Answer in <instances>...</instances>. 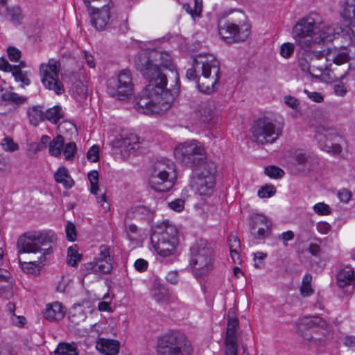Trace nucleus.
Listing matches in <instances>:
<instances>
[{"mask_svg": "<svg viewBox=\"0 0 355 355\" xmlns=\"http://www.w3.org/2000/svg\"><path fill=\"white\" fill-rule=\"evenodd\" d=\"M313 209L318 215L326 216L331 214L330 207L324 202H318L315 204L313 206Z\"/></svg>", "mask_w": 355, "mask_h": 355, "instance_id": "nucleus-47", "label": "nucleus"}, {"mask_svg": "<svg viewBox=\"0 0 355 355\" xmlns=\"http://www.w3.org/2000/svg\"><path fill=\"white\" fill-rule=\"evenodd\" d=\"M62 116V108L59 105L53 106L44 112V119L54 124H56Z\"/></svg>", "mask_w": 355, "mask_h": 355, "instance_id": "nucleus-34", "label": "nucleus"}, {"mask_svg": "<svg viewBox=\"0 0 355 355\" xmlns=\"http://www.w3.org/2000/svg\"><path fill=\"white\" fill-rule=\"evenodd\" d=\"M139 138L134 134L130 133L123 139L122 145H123L127 150L130 152L131 150L135 151L139 148Z\"/></svg>", "mask_w": 355, "mask_h": 355, "instance_id": "nucleus-36", "label": "nucleus"}, {"mask_svg": "<svg viewBox=\"0 0 355 355\" xmlns=\"http://www.w3.org/2000/svg\"><path fill=\"white\" fill-rule=\"evenodd\" d=\"M12 75L14 77L15 81L19 83V87L24 89L26 87L31 85V73L27 71L19 70L16 68L12 72Z\"/></svg>", "mask_w": 355, "mask_h": 355, "instance_id": "nucleus-30", "label": "nucleus"}, {"mask_svg": "<svg viewBox=\"0 0 355 355\" xmlns=\"http://www.w3.org/2000/svg\"><path fill=\"white\" fill-rule=\"evenodd\" d=\"M338 197L341 202L347 203L352 198V193L349 190L343 189L338 191Z\"/></svg>", "mask_w": 355, "mask_h": 355, "instance_id": "nucleus-59", "label": "nucleus"}, {"mask_svg": "<svg viewBox=\"0 0 355 355\" xmlns=\"http://www.w3.org/2000/svg\"><path fill=\"white\" fill-rule=\"evenodd\" d=\"M293 34L295 43L300 46L298 64L302 71L316 77L318 75L313 74L315 70L320 74L327 71V64L311 66V56L313 51L334 40L335 28L329 23L320 20L317 15H314L300 19L293 28Z\"/></svg>", "mask_w": 355, "mask_h": 355, "instance_id": "nucleus-2", "label": "nucleus"}, {"mask_svg": "<svg viewBox=\"0 0 355 355\" xmlns=\"http://www.w3.org/2000/svg\"><path fill=\"white\" fill-rule=\"evenodd\" d=\"M150 239H153L157 241H171L172 239L173 240L179 241L178 231L174 224L169 220H165L157 225L150 236Z\"/></svg>", "mask_w": 355, "mask_h": 355, "instance_id": "nucleus-17", "label": "nucleus"}, {"mask_svg": "<svg viewBox=\"0 0 355 355\" xmlns=\"http://www.w3.org/2000/svg\"><path fill=\"white\" fill-rule=\"evenodd\" d=\"M77 148L76 145L74 142H69L67 143L63 150V153L64 155L65 159L67 161H71L73 160L75 154L76 153Z\"/></svg>", "mask_w": 355, "mask_h": 355, "instance_id": "nucleus-43", "label": "nucleus"}, {"mask_svg": "<svg viewBox=\"0 0 355 355\" xmlns=\"http://www.w3.org/2000/svg\"><path fill=\"white\" fill-rule=\"evenodd\" d=\"M96 260H107L112 261L110 256V249L107 245H102L99 247L98 257Z\"/></svg>", "mask_w": 355, "mask_h": 355, "instance_id": "nucleus-49", "label": "nucleus"}, {"mask_svg": "<svg viewBox=\"0 0 355 355\" xmlns=\"http://www.w3.org/2000/svg\"><path fill=\"white\" fill-rule=\"evenodd\" d=\"M312 276L310 274H306L302 279V284L300 288V294L302 297H309L313 294V289L311 287Z\"/></svg>", "mask_w": 355, "mask_h": 355, "instance_id": "nucleus-35", "label": "nucleus"}, {"mask_svg": "<svg viewBox=\"0 0 355 355\" xmlns=\"http://www.w3.org/2000/svg\"><path fill=\"white\" fill-rule=\"evenodd\" d=\"M150 175L166 176L177 179L175 164L168 159L157 160L153 164Z\"/></svg>", "mask_w": 355, "mask_h": 355, "instance_id": "nucleus-18", "label": "nucleus"}, {"mask_svg": "<svg viewBox=\"0 0 355 355\" xmlns=\"http://www.w3.org/2000/svg\"><path fill=\"white\" fill-rule=\"evenodd\" d=\"M60 66L59 61L50 59L48 63H43L40 67L42 84L46 89L54 91L58 95L62 94L64 92L62 83L58 80Z\"/></svg>", "mask_w": 355, "mask_h": 355, "instance_id": "nucleus-12", "label": "nucleus"}, {"mask_svg": "<svg viewBox=\"0 0 355 355\" xmlns=\"http://www.w3.org/2000/svg\"><path fill=\"white\" fill-rule=\"evenodd\" d=\"M176 178H170L166 176L150 175L149 184L152 189L157 192H167L172 189L175 183Z\"/></svg>", "mask_w": 355, "mask_h": 355, "instance_id": "nucleus-20", "label": "nucleus"}, {"mask_svg": "<svg viewBox=\"0 0 355 355\" xmlns=\"http://www.w3.org/2000/svg\"><path fill=\"white\" fill-rule=\"evenodd\" d=\"M43 315L49 321L60 320L64 318L65 311L61 303L55 302L46 306Z\"/></svg>", "mask_w": 355, "mask_h": 355, "instance_id": "nucleus-24", "label": "nucleus"}, {"mask_svg": "<svg viewBox=\"0 0 355 355\" xmlns=\"http://www.w3.org/2000/svg\"><path fill=\"white\" fill-rule=\"evenodd\" d=\"M347 7L345 12H348L349 19L347 34L350 40L355 43V0H345Z\"/></svg>", "mask_w": 355, "mask_h": 355, "instance_id": "nucleus-26", "label": "nucleus"}, {"mask_svg": "<svg viewBox=\"0 0 355 355\" xmlns=\"http://www.w3.org/2000/svg\"><path fill=\"white\" fill-rule=\"evenodd\" d=\"M328 324L318 316L305 317L299 320L297 324V334L305 342L320 344L322 338L318 337L320 331H327Z\"/></svg>", "mask_w": 355, "mask_h": 355, "instance_id": "nucleus-9", "label": "nucleus"}, {"mask_svg": "<svg viewBox=\"0 0 355 355\" xmlns=\"http://www.w3.org/2000/svg\"><path fill=\"white\" fill-rule=\"evenodd\" d=\"M76 245L71 246L67 250V262L71 266H76L81 259V254L78 253Z\"/></svg>", "mask_w": 355, "mask_h": 355, "instance_id": "nucleus-38", "label": "nucleus"}, {"mask_svg": "<svg viewBox=\"0 0 355 355\" xmlns=\"http://www.w3.org/2000/svg\"><path fill=\"white\" fill-rule=\"evenodd\" d=\"M174 156L177 161L193 171L202 168L207 162L205 148L196 140L178 145L174 149Z\"/></svg>", "mask_w": 355, "mask_h": 355, "instance_id": "nucleus-5", "label": "nucleus"}, {"mask_svg": "<svg viewBox=\"0 0 355 355\" xmlns=\"http://www.w3.org/2000/svg\"><path fill=\"white\" fill-rule=\"evenodd\" d=\"M135 66L149 81L138 98L135 109L146 115L166 112L180 89L179 74L171 56L165 51L144 49L136 55Z\"/></svg>", "mask_w": 355, "mask_h": 355, "instance_id": "nucleus-1", "label": "nucleus"}, {"mask_svg": "<svg viewBox=\"0 0 355 355\" xmlns=\"http://www.w3.org/2000/svg\"><path fill=\"white\" fill-rule=\"evenodd\" d=\"M152 295L155 300L158 303H163L168 299L167 289L161 285H155L153 286Z\"/></svg>", "mask_w": 355, "mask_h": 355, "instance_id": "nucleus-37", "label": "nucleus"}, {"mask_svg": "<svg viewBox=\"0 0 355 355\" xmlns=\"http://www.w3.org/2000/svg\"><path fill=\"white\" fill-rule=\"evenodd\" d=\"M249 223L250 232L254 239H263L269 234L270 223L265 216L252 214L250 217Z\"/></svg>", "mask_w": 355, "mask_h": 355, "instance_id": "nucleus-16", "label": "nucleus"}, {"mask_svg": "<svg viewBox=\"0 0 355 355\" xmlns=\"http://www.w3.org/2000/svg\"><path fill=\"white\" fill-rule=\"evenodd\" d=\"M336 279L339 287L343 288L355 284L354 272L349 267L340 270L337 274Z\"/></svg>", "mask_w": 355, "mask_h": 355, "instance_id": "nucleus-27", "label": "nucleus"}, {"mask_svg": "<svg viewBox=\"0 0 355 355\" xmlns=\"http://www.w3.org/2000/svg\"><path fill=\"white\" fill-rule=\"evenodd\" d=\"M317 230L322 234H327L331 229L329 223L324 221L318 222L316 224Z\"/></svg>", "mask_w": 355, "mask_h": 355, "instance_id": "nucleus-58", "label": "nucleus"}, {"mask_svg": "<svg viewBox=\"0 0 355 355\" xmlns=\"http://www.w3.org/2000/svg\"><path fill=\"white\" fill-rule=\"evenodd\" d=\"M67 238L70 241H73L76 239V227L72 223H68L66 227Z\"/></svg>", "mask_w": 355, "mask_h": 355, "instance_id": "nucleus-54", "label": "nucleus"}, {"mask_svg": "<svg viewBox=\"0 0 355 355\" xmlns=\"http://www.w3.org/2000/svg\"><path fill=\"white\" fill-rule=\"evenodd\" d=\"M96 347L105 355H116L119 351L120 343L116 340L100 338Z\"/></svg>", "mask_w": 355, "mask_h": 355, "instance_id": "nucleus-25", "label": "nucleus"}, {"mask_svg": "<svg viewBox=\"0 0 355 355\" xmlns=\"http://www.w3.org/2000/svg\"><path fill=\"white\" fill-rule=\"evenodd\" d=\"M27 115L31 124L34 126H37L40 122L45 120L44 112H43L42 107L39 105L28 107L27 110Z\"/></svg>", "mask_w": 355, "mask_h": 355, "instance_id": "nucleus-29", "label": "nucleus"}, {"mask_svg": "<svg viewBox=\"0 0 355 355\" xmlns=\"http://www.w3.org/2000/svg\"><path fill=\"white\" fill-rule=\"evenodd\" d=\"M98 272L109 273L112 269V261L96 260Z\"/></svg>", "mask_w": 355, "mask_h": 355, "instance_id": "nucleus-44", "label": "nucleus"}, {"mask_svg": "<svg viewBox=\"0 0 355 355\" xmlns=\"http://www.w3.org/2000/svg\"><path fill=\"white\" fill-rule=\"evenodd\" d=\"M114 6L112 1L101 8L92 7L90 12V20L92 25L97 31H103L110 24V10Z\"/></svg>", "mask_w": 355, "mask_h": 355, "instance_id": "nucleus-15", "label": "nucleus"}, {"mask_svg": "<svg viewBox=\"0 0 355 355\" xmlns=\"http://www.w3.org/2000/svg\"><path fill=\"white\" fill-rule=\"evenodd\" d=\"M315 137L320 148L323 150L332 153L334 155L340 154L342 152V147L338 142L343 139L335 128L321 126L318 129Z\"/></svg>", "mask_w": 355, "mask_h": 355, "instance_id": "nucleus-14", "label": "nucleus"}, {"mask_svg": "<svg viewBox=\"0 0 355 355\" xmlns=\"http://www.w3.org/2000/svg\"><path fill=\"white\" fill-rule=\"evenodd\" d=\"M133 83L131 73L128 69L119 72L116 77L107 81V92L111 96L119 100H125L133 93Z\"/></svg>", "mask_w": 355, "mask_h": 355, "instance_id": "nucleus-10", "label": "nucleus"}, {"mask_svg": "<svg viewBox=\"0 0 355 355\" xmlns=\"http://www.w3.org/2000/svg\"><path fill=\"white\" fill-rule=\"evenodd\" d=\"M184 200L182 198L175 199L168 203V207L177 212H181L184 209Z\"/></svg>", "mask_w": 355, "mask_h": 355, "instance_id": "nucleus-48", "label": "nucleus"}, {"mask_svg": "<svg viewBox=\"0 0 355 355\" xmlns=\"http://www.w3.org/2000/svg\"><path fill=\"white\" fill-rule=\"evenodd\" d=\"M64 138L61 135H58L51 142L49 146V153L53 157H59L64 145Z\"/></svg>", "mask_w": 355, "mask_h": 355, "instance_id": "nucleus-32", "label": "nucleus"}, {"mask_svg": "<svg viewBox=\"0 0 355 355\" xmlns=\"http://www.w3.org/2000/svg\"><path fill=\"white\" fill-rule=\"evenodd\" d=\"M276 190L272 185H266L261 187L258 191V196L261 198H270L273 196Z\"/></svg>", "mask_w": 355, "mask_h": 355, "instance_id": "nucleus-46", "label": "nucleus"}, {"mask_svg": "<svg viewBox=\"0 0 355 355\" xmlns=\"http://www.w3.org/2000/svg\"><path fill=\"white\" fill-rule=\"evenodd\" d=\"M282 123H276L269 118H261L251 128L252 141L261 145L273 144L282 135Z\"/></svg>", "mask_w": 355, "mask_h": 355, "instance_id": "nucleus-7", "label": "nucleus"}, {"mask_svg": "<svg viewBox=\"0 0 355 355\" xmlns=\"http://www.w3.org/2000/svg\"><path fill=\"white\" fill-rule=\"evenodd\" d=\"M216 166L214 162H206L193 180V187L200 196H209L216 184Z\"/></svg>", "mask_w": 355, "mask_h": 355, "instance_id": "nucleus-11", "label": "nucleus"}, {"mask_svg": "<svg viewBox=\"0 0 355 355\" xmlns=\"http://www.w3.org/2000/svg\"><path fill=\"white\" fill-rule=\"evenodd\" d=\"M56 235L50 231L29 232L19 236L17 242L19 263L24 272L37 275L44 265L46 256L53 252Z\"/></svg>", "mask_w": 355, "mask_h": 355, "instance_id": "nucleus-3", "label": "nucleus"}, {"mask_svg": "<svg viewBox=\"0 0 355 355\" xmlns=\"http://www.w3.org/2000/svg\"><path fill=\"white\" fill-rule=\"evenodd\" d=\"M1 99L2 101L7 102L8 104L15 106H19L24 104L27 101V98L26 96L10 91H7L2 94Z\"/></svg>", "mask_w": 355, "mask_h": 355, "instance_id": "nucleus-31", "label": "nucleus"}, {"mask_svg": "<svg viewBox=\"0 0 355 355\" xmlns=\"http://www.w3.org/2000/svg\"><path fill=\"white\" fill-rule=\"evenodd\" d=\"M264 173L267 176L274 179H279L284 175V171L276 166H268L266 167Z\"/></svg>", "mask_w": 355, "mask_h": 355, "instance_id": "nucleus-42", "label": "nucleus"}, {"mask_svg": "<svg viewBox=\"0 0 355 355\" xmlns=\"http://www.w3.org/2000/svg\"><path fill=\"white\" fill-rule=\"evenodd\" d=\"M304 93L306 94L308 97L314 102L321 103L324 100L323 96L319 92H311L307 89H305Z\"/></svg>", "mask_w": 355, "mask_h": 355, "instance_id": "nucleus-62", "label": "nucleus"}, {"mask_svg": "<svg viewBox=\"0 0 355 355\" xmlns=\"http://www.w3.org/2000/svg\"><path fill=\"white\" fill-rule=\"evenodd\" d=\"M87 157L90 162H97L99 159L98 147L97 146L91 147L87 153Z\"/></svg>", "mask_w": 355, "mask_h": 355, "instance_id": "nucleus-53", "label": "nucleus"}, {"mask_svg": "<svg viewBox=\"0 0 355 355\" xmlns=\"http://www.w3.org/2000/svg\"><path fill=\"white\" fill-rule=\"evenodd\" d=\"M54 353L55 355H78L77 345L75 343H59Z\"/></svg>", "mask_w": 355, "mask_h": 355, "instance_id": "nucleus-33", "label": "nucleus"}, {"mask_svg": "<svg viewBox=\"0 0 355 355\" xmlns=\"http://www.w3.org/2000/svg\"><path fill=\"white\" fill-rule=\"evenodd\" d=\"M227 327L225 339L238 340L237 331L239 329V320L233 309H230L227 315Z\"/></svg>", "mask_w": 355, "mask_h": 355, "instance_id": "nucleus-23", "label": "nucleus"}, {"mask_svg": "<svg viewBox=\"0 0 355 355\" xmlns=\"http://www.w3.org/2000/svg\"><path fill=\"white\" fill-rule=\"evenodd\" d=\"M238 340L225 339V355H238Z\"/></svg>", "mask_w": 355, "mask_h": 355, "instance_id": "nucleus-41", "label": "nucleus"}, {"mask_svg": "<svg viewBox=\"0 0 355 355\" xmlns=\"http://www.w3.org/2000/svg\"><path fill=\"white\" fill-rule=\"evenodd\" d=\"M284 103L293 110L297 109L300 105V101L295 97L290 95L284 96Z\"/></svg>", "mask_w": 355, "mask_h": 355, "instance_id": "nucleus-55", "label": "nucleus"}, {"mask_svg": "<svg viewBox=\"0 0 355 355\" xmlns=\"http://www.w3.org/2000/svg\"><path fill=\"white\" fill-rule=\"evenodd\" d=\"M213 250L206 241L200 240L193 244L189 266L196 278L207 275L213 269Z\"/></svg>", "mask_w": 355, "mask_h": 355, "instance_id": "nucleus-4", "label": "nucleus"}, {"mask_svg": "<svg viewBox=\"0 0 355 355\" xmlns=\"http://www.w3.org/2000/svg\"><path fill=\"white\" fill-rule=\"evenodd\" d=\"M2 145L7 151L14 152L18 149L17 144L13 142L11 138L6 137L3 139Z\"/></svg>", "mask_w": 355, "mask_h": 355, "instance_id": "nucleus-52", "label": "nucleus"}, {"mask_svg": "<svg viewBox=\"0 0 355 355\" xmlns=\"http://www.w3.org/2000/svg\"><path fill=\"white\" fill-rule=\"evenodd\" d=\"M196 115L205 123H214L217 117L215 106L210 102H202L196 110Z\"/></svg>", "mask_w": 355, "mask_h": 355, "instance_id": "nucleus-22", "label": "nucleus"}, {"mask_svg": "<svg viewBox=\"0 0 355 355\" xmlns=\"http://www.w3.org/2000/svg\"><path fill=\"white\" fill-rule=\"evenodd\" d=\"M54 179L57 183L62 184L65 189H71L74 185V181L70 176L69 171L64 166L59 167L54 173Z\"/></svg>", "mask_w": 355, "mask_h": 355, "instance_id": "nucleus-28", "label": "nucleus"}, {"mask_svg": "<svg viewBox=\"0 0 355 355\" xmlns=\"http://www.w3.org/2000/svg\"><path fill=\"white\" fill-rule=\"evenodd\" d=\"M228 244L230 250H239L240 249V241L238 237L234 235L229 236Z\"/></svg>", "mask_w": 355, "mask_h": 355, "instance_id": "nucleus-56", "label": "nucleus"}, {"mask_svg": "<svg viewBox=\"0 0 355 355\" xmlns=\"http://www.w3.org/2000/svg\"><path fill=\"white\" fill-rule=\"evenodd\" d=\"M134 266L137 271L142 272L147 270L148 263L145 259H138L135 261Z\"/></svg>", "mask_w": 355, "mask_h": 355, "instance_id": "nucleus-60", "label": "nucleus"}, {"mask_svg": "<svg viewBox=\"0 0 355 355\" xmlns=\"http://www.w3.org/2000/svg\"><path fill=\"white\" fill-rule=\"evenodd\" d=\"M73 95L77 100H81L86 97L87 93V86L81 81H76L72 87Z\"/></svg>", "mask_w": 355, "mask_h": 355, "instance_id": "nucleus-39", "label": "nucleus"}, {"mask_svg": "<svg viewBox=\"0 0 355 355\" xmlns=\"http://www.w3.org/2000/svg\"><path fill=\"white\" fill-rule=\"evenodd\" d=\"M7 53L11 62H18L21 57V52L15 46H9Z\"/></svg>", "mask_w": 355, "mask_h": 355, "instance_id": "nucleus-50", "label": "nucleus"}, {"mask_svg": "<svg viewBox=\"0 0 355 355\" xmlns=\"http://www.w3.org/2000/svg\"><path fill=\"white\" fill-rule=\"evenodd\" d=\"M166 281L173 284L176 285L179 282L178 272L177 270H173L168 272L166 277Z\"/></svg>", "mask_w": 355, "mask_h": 355, "instance_id": "nucleus-61", "label": "nucleus"}, {"mask_svg": "<svg viewBox=\"0 0 355 355\" xmlns=\"http://www.w3.org/2000/svg\"><path fill=\"white\" fill-rule=\"evenodd\" d=\"M150 241L156 252L163 257L174 254L179 243V241L174 239L169 241H157L153 239H150Z\"/></svg>", "mask_w": 355, "mask_h": 355, "instance_id": "nucleus-21", "label": "nucleus"}, {"mask_svg": "<svg viewBox=\"0 0 355 355\" xmlns=\"http://www.w3.org/2000/svg\"><path fill=\"white\" fill-rule=\"evenodd\" d=\"M192 351L190 341L180 333L168 332L158 339V355H191Z\"/></svg>", "mask_w": 355, "mask_h": 355, "instance_id": "nucleus-6", "label": "nucleus"}, {"mask_svg": "<svg viewBox=\"0 0 355 355\" xmlns=\"http://www.w3.org/2000/svg\"><path fill=\"white\" fill-rule=\"evenodd\" d=\"M0 17L5 21L19 26L22 24L24 15L21 6L12 5L0 8Z\"/></svg>", "mask_w": 355, "mask_h": 355, "instance_id": "nucleus-19", "label": "nucleus"}, {"mask_svg": "<svg viewBox=\"0 0 355 355\" xmlns=\"http://www.w3.org/2000/svg\"><path fill=\"white\" fill-rule=\"evenodd\" d=\"M13 65H11L4 58H0V70L5 72H12Z\"/></svg>", "mask_w": 355, "mask_h": 355, "instance_id": "nucleus-64", "label": "nucleus"}, {"mask_svg": "<svg viewBox=\"0 0 355 355\" xmlns=\"http://www.w3.org/2000/svg\"><path fill=\"white\" fill-rule=\"evenodd\" d=\"M97 202L102 207L104 212H107L110 209V205L107 202L105 193H103L101 195V196L97 197Z\"/></svg>", "mask_w": 355, "mask_h": 355, "instance_id": "nucleus-57", "label": "nucleus"}, {"mask_svg": "<svg viewBox=\"0 0 355 355\" xmlns=\"http://www.w3.org/2000/svg\"><path fill=\"white\" fill-rule=\"evenodd\" d=\"M248 25H237L227 19H220L218 22V33L227 43L245 41L250 35Z\"/></svg>", "mask_w": 355, "mask_h": 355, "instance_id": "nucleus-13", "label": "nucleus"}, {"mask_svg": "<svg viewBox=\"0 0 355 355\" xmlns=\"http://www.w3.org/2000/svg\"><path fill=\"white\" fill-rule=\"evenodd\" d=\"M295 45L291 42H286L280 47V55L284 58H288L293 53Z\"/></svg>", "mask_w": 355, "mask_h": 355, "instance_id": "nucleus-45", "label": "nucleus"}, {"mask_svg": "<svg viewBox=\"0 0 355 355\" xmlns=\"http://www.w3.org/2000/svg\"><path fill=\"white\" fill-rule=\"evenodd\" d=\"M51 142V138L48 135H42L40 141L37 144H35V151H41L47 146H49V143Z\"/></svg>", "mask_w": 355, "mask_h": 355, "instance_id": "nucleus-51", "label": "nucleus"}, {"mask_svg": "<svg viewBox=\"0 0 355 355\" xmlns=\"http://www.w3.org/2000/svg\"><path fill=\"white\" fill-rule=\"evenodd\" d=\"M202 78H198L196 83L198 89L204 94H210L220 77L219 61L209 55L202 61Z\"/></svg>", "mask_w": 355, "mask_h": 355, "instance_id": "nucleus-8", "label": "nucleus"}, {"mask_svg": "<svg viewBox=\"0 0 355 355\" xmlns=\"http://www.w3.org/2000/svg\"><path fill=\"white\" fill-rule=\"evenodd\" d=\"M294 238L293 232L288 230L279 235V239L283 241L284 245L287 246V241Z\"/></svg>", "mask_w": 355, "mask_h": 355, "instance_id": "nucleus-63", "label": "nucleus"}, {"mask_svg": "<svg viewBox=\"0 0 355 355\" xmlns=\"http://www.w3.org/2000/svg\"><path fill=\"white\" fill-rule=\"evenodd\" d=\"M69 318L73 324H78L80 322L85 320L86 315L81 308L74 307L69 312Z\"/></svg>", "mask_w": 355, "mask_h": 355, "instance_id": "nucleus-40", "label": "nucleus"}]
</instances>
